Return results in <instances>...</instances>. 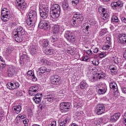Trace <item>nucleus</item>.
I'll return each mask as SVG.
<instances>
[{"instance_id":"nucleus-54","label":"nucleus","mask_w":126,"mask_h":126,"mask_svg":"<svg viewBox=\"0 0 126 126\" xmlns=\"http://www.w3.org/2000/svg\"><path fill=\"white\" fill-rule=\"evenodd\" d=\"M102 49L103 50H109L110 49V46L108 45H104Z\"/></svg>"},{"instance_id":"nucleus-36","label":"nucleus","mask_w":126,"mask_h":126,"mask_svg":"<svg viewBox=\"0 0 126 126\" xmlns=\"http://www.w3.org/2000/svg\"><path fill=\"white\" fill-rule=\"evenodd\" d=\"M102 19H103V20H106L109 18V14L108 13H104L102 14Z\"/></svg>"},{"instance_id":"nucleus-41","label":"nucleus","mask_w":126,"mask_h":126,"mask_svg":"<svg viewBox=\"0 0 126 126\" xmlns=\"http://www.w3.org/2000/svg\"><path fill=\"white\" fill-rule=\"evenodd\" d=\"M112 62H113L114 63H116V64L119 63V60H118V57H113L112 59Z\"/></svg>"},{"instance_id":"nucleus-30","label":"nucleus","mask_w":126,"mask_h":126,"mask_svg":"<svg viewBox=\"0 0 126 126\" xmlns=\"http://www.w3.org/2000/svg\"><path fill=\"white\" fill-rule=\"evenodd\" d=\"M54 50L52 49H46L45 50V54L46 55H54Z\"/></svg>"},{"instance_id":"nucleus-40","label":"nucleus","mask_w":126,"mask_h":126,"mask_svg":"<svg viewBox=\"0 0 126 126\" xmlns=\"http://www.w3.org/2000/svg\"><path fill=\"white\" fill-rule=\"evenodd\" d=\"M106 33H107V30H106V29H102L99 32V35L100 36H104Z\"/></svg>"},{"instance_id":"nucleus-19","label":"nucleus","mask_w":126,"mask_h":126,"mask_svg":"<svg viewBox=\"0 0 126 126\" xmlns=\"http://www.w3.org/2000/svg\"><path fill=\"white\" fill-rule=\"evenodd\" d=\"M6 64L4 63V60L0 56V70H3L5 68Z\"/></svg>"},{"instance_id":"nucleus-13","label":"nucleus","mask_w":126,"mask_h":126,"mask_svg":"<svg viewBox=\"0 0 126 126\" xmlns=\"http://www.w3.org/2000/svg\"><path fill=\"white\" fill-rule=\"evenodd\" d=\"M60 80L61 77L58 76H52L51 78V81L52 84H59Z\"/></svg>"},{"instance_id":"nucleus-5","label":"nucleus","mask_w":126,"mask_h":126,"mask_svg":"<svg viewBox=\"0 0 126 126\" xmlns=\"http://www.w3.org/2000/svg\"><path fill=\"white\" fill-rule=\"evenodd\" d=\"M38 27L40 29H44L46 31H49V30L51 29V25H50V23L45 20L41 21L39 23Z\"/></svg>"},{"instance_id":"nucleus-12","label":"nucleus","mask_w":126,"mask_h":126,"mask_svg":"<svg viewBox=\"0 0 126 126\" xmlns=\"http://www.w3.org/2000/svg\"><path fill=\"white\" fill-rule=\"evenodd\" d=\"M29 19L36 21L37 20V14L34 11H31L28 15Z\"/></svg>"},{"instance_id":"nucleus-24","label":"nucleus","mask_w":126,"mask_h":126,"mask_svg":"<svg viewBox=\"0 0 126 126\" xmlns=\"http://www.w3.org/2000/svg\"><path fill=\"white\" fill-rule=\"evenodd\" d=\"M51 71V69L47 68L46 67H41L39 68V73H45V72H49Z\"/></svg>"},{"instance_id":"nucleus-2","label":"nucleus","mask_w":126,"mask_h":126,"mask_svg":"<svg viewBox=\"0 0 126 126\" xmlns=\"http://www.w3.org/2000/svg\"><path fill=\"white\" fill-rule=\"evenodd\" d=\"M9 17H10V12L7 11L6 8H3L1 11V19L4 22H6L9 20Z\"/></svg>"},{"instance_id":"nucleus-18","label":"nucleus","mask_w":126,"mask_h":126,"mask_svg":"<svg viewBox=\"0 0 126 126\" xmlns=\"http://www.w3.org/2000/svg\"><path fill=\"white\" fill-rule=\"evenodd\" d=\"M21 106L20 105H16L12 107L13 112L16 114H19L21 112Z\"/></svg>"},{"instance_id":"nucleus-29","label":"nucleus","mask_w":126,"mask_h":126,"mask_svg":"<svg viewBox=\"0 0 126 126\" xmlns=\"http://www.w3.org/2000/svg\"><path fill=\"white\" fill-rule=\"evenodd\" d=\"M7 88L10 90H14V86H13V83L9 82L7 84Z\"/></svg>"},{"instance_id":"nucleus-10","label":"nucleus","mask_w":126,"mask_h":126,"mask_svg":"<svg viewBox=\"0 0 126 126\" xmlns=\"http://www.w3.org/2000/svg\"><path fill=\"white\" fill-rule=\"evenodd\" d=\"M96 114L98 115H102L105 112V106L102 104H97L96 107Z\"/></svg>"},{"instance_id":"nucleus-42","label":"nucleus","mask_w":126,"mask_h":126,"mask_svg":"<svg viewBox=\"0 0 126 126\" xmlns=\"http://www.w3.org/2000/svg\"><path fill=\"white\" fill-rule=\"evenodd\" d=\"M7 74L8 77H12L14 75V73L10 72V71L7 70Z\"/></svg>"},{"instance_id":"nucleus-59","label":"nucleus","mask_w":126,"mask_h":126,"mask_svg":"<svg viewBox=\"0 0 126 126\" xmlns=\"http://www.w3.org/2000/svg\"><path fill=\"white\" fill-rule=\"evenodd\" d=\"M86 53L87 54V55H89V56H91V55H92L93 52L92 51H91V50H88L86 51Z\"/></svg>"},{"instance_id":"nucleus-44","label":"nucleus","mask_w":126,"mask_h":126,"mask_svg":"<svg viewBox=\"0 0 126 126\" xmlns=\"http://www.w3.org/2000/svg\"><path fill=\"white\" fill-rule=\"evenodd\" d=\"M109 69H110L111 72H117V68H115V67H113L112 66H110Z\"/></svg>"},{"instance_id":"nucleus-48","label":"nucleus","mask_w":126,"mask_h":126,"mask_svg":"<svg viewBox=\"0 0 126 126\" xmlns=\"http://www.w3.org/2000/svg\"><path fill=\"white\" fill-rule=\"evenodd\" d=\"M27 59V55L25 54H23L21 57V61H24V60H26Z\"/></svg>"},{"instance_id":"nucleus-39","label":"nucleus","mask_w":126,"mask_h":126,"mask_svg":"<svg viewBox=\"0 0 126 126\" xmlns=\"http://www.w3.org/2000/svg\"><path fill=\"white\" fill-rule=\"evenodd\" d=\"M13 86L14 90V89H17V88H19L20 85L19 84V83H18V82H15V83H13Z\"/></svg>"},{"instance_id":"nucleus-8","label":"nucleus","mask_w":126,"mask_h":126,"mask_svg":"<svg viewBox=\"0 0 126 126\" xmlns=\"http://www.w3.org/2000/svg\"><path fill=\"white\" fill-rule=\"evenodd\" d=\"M16 5L19 10H24L27 6V4L24 0H16Z\"/></svg>"},{"instance_id":"nucleus-6","label":"nucleus","mask_w":126,"mask_h":126,"mask_svg":"<svg viewBox=\"0 0 126 126\" xmlns=\"http://www.w3.org/2000/svg\"><path fill=\"white\" fill-rule=\"evenodd\" d=\"M13 35L15 37L19 36V37H24L25 36V32L22 27H19L17 29H15L13 32Z\"/></svg>"},{"instance_id":"nucleus-53","label":"nucleus","mask_w":126,"mask_h":126,"mask_svg":"<svg viewBox=\"0 0 126 126\" xmlns=\"http://www.w3.org/2000/svg\"><path fill=\"white\" fill-rule=\"evenodd\" d=\"M57 126V122L56 121L52 122L50 124H49L48 126Z\"/></svg>"},{"instance_id":"nucleus-43","label":"nucleus","mask_w":126,"mask_h":126,"mask_svg":"<svg viewBox=\"0 0 126 126\" xmlns=\"http://www.w3.org/2000/svg\"><path fill=\"white\" fill-rule=\"evenodd\" d=\"M58 40V38L57 37L53 36L51 39V42H52V43H55V42H57Z\"/></svg>"},{"instance_id":"nucleus-31","label":"nucleus","mask_w":126,"mask_h":126,"mask_svg":"<svg viewBox=\"0 0 126 126\" xmlns=\"http://www.w3.org/2000/svg\"><path fill=\"white\" fill-rule=\"evenodd\" d=\"M69 121V119L68 118H66L63 121L61 122L60 123V126H65V124L67 123V122Z\"/></svg>"},{"instance_id":"nucleus-27","label":"nucleus","mask_w":126,"mask_h":126,"mask_svg":"<svg viewBox=\"0 0 126 126\" xmlns=\"http://www.w3.org/2000/svg\"><path fill=\"white\" fill-rule=\"evenodd\" d=\"M35 22H36V21H33L32 20H30V19H28L27 20V24L29 26H30V27H32V26H34V24H35Z\"/></svg>"},{"instance_id":"nucleus-61","label":"nucleus","mask_w":126,"mask_h":126,"mask_svg":"<svg viewBox=\"0 0 126 126\" xmlns=\"http://www.w3.org/2000/svg\"><path fill=\"white\" fill-rule=\"evenodd\" d=\"M32 81H37V78H36V77H35V76L33 75L32 77Z\"/></svg>"},{"instance_id":"nucleus-34","label":"nucleus","mask_w":126,"mask_h":126,"mask_svg":"<svg viewBox=\"0 0 126 126\" xmlns=\"http://www.w3.org/2000/svg\"><path fill=\"white\" fill-rule=\"evenodd\" d=\"M7 70L11 72H13V73H15V67L13 66H10L8 68Z\"/></svg>"},{"instance_id":"nucleus-23","label":"nucleus","mask_w":126,"mask_h":126,"mask_svg":"<svg viewBox=\"0 0 126 126\" xmlns=\"http://www.w3.org/2000/svg\"><path fill=\"white\" fill-rule=\"evenodd\" d=\"M83 32L85 33H88V29H89V26L88 23H85L82 26Z\"/></svg>"},{"instance_id":"nucleus-4","label":"nucleus","mask_w":126,"mask_h":126,"mask_svg":"<svg viewBox=\"0 0 126 126\" xmlns=\"http://www.w3.org/2000/svg\"><path fill=\"white\" fill-rule=\"evenodd\" d=\"M50 9L48 6H42V8L40 10V15L42 18L46 19L49 16Z\"/></svg>"},{"instance_id":"nucleus-57","label":"nucleus","mask_w":126,"mask_h":126,"mask_svg":"<svg viewBox=\"0 0 126 126\" xmlns=\"http://www.w3.org/2000/svg\"><path fill=\"white\" fill-rule=\"evenodd\" d=\"M123 123L125 124V126H126V112L124 116Z\"/></svg>"},{"instance_id":"nucleus-64","label":"nucleus","mask_w":126,"mask_h":126,"mask_svg":"<svg viewBox=\"0 0 126 126\" xmlns=\"http://www.w3.org/2000/svg\"><path fill=\"white\" fill-rule=\"evenodd\" d=\"M122 92H123V93L126 94V87H123L122 88Z\"/></svg>"},{"instance_id":"nucleus-32","label":"nucleus","mask_w":126,"mask_h":126,"mask_svg":"<svg viewBox=\"0 0 126 126\" xmlns=\"http://www.w3.org/2000/svg\"><path fill=\"white\" fill-rule=\"evenodd\" d=\"M69 5H68V3L67 2H64L62 5V7L63 10H67L68 9Z\"/></svg>"},{"instance_id":"nucleus-20","label":"nucleus","mask_w":126,"mask_h":126,"mask_svg":"<svg viewBox=\"0 0 126 126\" xmlns=\"http://www.w3.org/2000/svg\"><path fill=\"white\" fill-rule=\"evenodd\" d=\"M38 89H39V88L37 86L31 87L29 90L30 95H32L33 93L37 92V91H38Z\"/></svg>"},{"instance_id":"nucleus-9","label":"nucleus","mask_w":126,"mask_h":126,"mask_svg":"<svg viewBox=\"0 0 126 126\" xmlns=\"http://www.w3.org/2000/svg\"><path fill=\"white\" fill-rule=\"evenodd\" d=\"M64 36L69 42H74L75 41L74 34L69 31L66 32Z\"/></svg>"},{"instance_id":"nucleus-62","label":"nucleus","mask_w":126,"mask_h":126,"mask_svg":"<svg viewBox=\"0 0 126 126\" xmlns=\"http://www.w3.org/2000/svg\"><path fill=\"white\" fill-rule=\"evenodd\" d=\"M107 43L109 44L111 42V38L110 37H106Z\"/></svg>"},{"instance_id":"nucleus-56","label":"nucleus","mask_w":126,"mask_h":126,"mask_svg":"<svg viewBox=\"0 0 126 126\" xmlns=\"http://www.w3.org/2000/svg\"><path fill=\"white\" fill-rule=\"evenodd\" d=\"M99 79H101V78H104L105 77V74H98V76Z\"/></svg>"},{"instance_id":"nucleus-22","label":"nucleus","mask_w":126,"mask_h":126,"mask_svg":"<svg viewBox=\"0 0 126 126\" xmlns=\"http://www.w3.org/2000/svg\"><path fill=\"white\" fill-rule=\"evenodd\" d=\"M80 87L82 90L86 89L88 87V84L85 81H83L80 83Z\"/></svg>"},{"instance_id":"nucleus-15","label":"nucleus","mask_w":126,"mask_h":126,"mask_svg":"<svg viewBox=\"0 0 126 126\" xmlns=\"http://www.w3.org/2000/svg\"><path fill=\"white\" fill-rule=\"evenodd\" d=\"M121 117V114L120 113H115L110 117V121L111 122H116L118 121L119 118Z\"/></svg>"},{"instance_id":"nucleus-3","label":"nucleus","mask_w":126,"mask_h":126,"mask_svg":"<svg viewBox=\"0 0 126 126\" xmlns=\"http://www.w3.org/2000/svg\"><path fill=\"white\" fill-rule=\"evenodd\" d=\"M83 21V16L82 14H76L74 15L71 23H73V26H74L77 22L78 23H81Z\"/></svg>"},{"instance_id":"nucleus-26","label":"nucleus","mask_w":126,"mask_h":126,"mask_svg":"<svg viewBox=\"0 0 126 126\" xmlns=\"http://www.w3.org/2000/svg\"><path fill=\"white\" fill-rule=\"evenodd\" d=\"M120 42L121 44H125L126 43V34H124L122 35L120 38Z\"/></svg>"},{"instance_id":"nucleus-58","label":"nucleus","mask_w":126,"mask_h":126,"mask_svg":"<svg viewBox=\"0 0 126 126\" xmlns=\"http://www.w3.org/2000/svg\"><path fill=\"white\" fill-rule=\"evenodd\" d=\"M91 80H92V82H95L96 80H97V77H95L94 76L91 78Z\"/></svg>"},{"instance_id":"nucleus-21","label":"nucleus","mask_w":126,"mask_h":126,"mask_svg":"<svg viewBox=\"0 0 126 126\" xmlns=\"http://www.w3.org/2000/svg\"><path fill=\"white\" fill-rule=\"evenodd\" d=\"M30 53L32 56H34V55H36V54H37V49H36V47H35V46L34 45L31 46L30 47Z\"/></svg>"},{"instance_id":"nucleus-46","label":"nucleus","mask_w":126,"mask_h":126,"mask_svg":"<svg viewBox=\"0 0 126 126\" xmlns=\"http://www.w3.org/2000/svg\"><path fill=\"white\" fill-rule=\"evenodd\" d=\"M67 53L72 55H74V51L72 49H68L67 51Z\"/></svg>"},{"instance_id":"nucleus-11","label":"nucleus","mask_w":126,"mask_h":126,"mask_svg":"<svg viewBox=\"0 0 126 126\" xmlns=\"http://www.w3.org/2000/svg\"><path fill=\"white\" fill-rule=\"evenodd\" d=\"M42 97H43L42 93H37L36 94L33 98L34 102L36 103V104H39L41 102Z\"/></svg>"},{"instance_id":"nucleus-60","label":"nucleus","mask_w":126,"mask_h":126,"mask_svg":"<svg viewBox=\"0 0 126 126\" xmlns=\"http://www.w3.org/2000/svg\"><path fill=\"white\" fill-rule=\"evenodd\" d=\"M99 50L97 48H94V49H93V52L94 53V54H97V53H98Z\"/></svg>"},{"instance_id":"nucleus-51","label":"nucleus","mask_w":126,"mask_h":126,"mask_svg":"<svg viewBox=\"0 0 126 126\" xmlns=\"http://www.w3.org/2000/svg\"><path fill=\"white\" fill-rule=\"evenodd\" d=\"M23 124L25 125V126H28V119H25L23 120Z\"/></svg>"},{"instance_id":"nucleus-28","label":"nucleus","mask_w":126,"mask_h":126,"mask_svg":"<svg viewBox=\"0 0 126 126\" xmlns=\"http://www.w3.org/2000/svg\"><path fill=\"white\" fill-rule=\"evenodd\" d=\"M98 11L100 14H103L104 13H106V12H107V9L102 6H100L98 8Z\"/></svg>"},{"instance_id":"nucleus-47","label":"nucleus","mask_w":126,"mask_h":126,"mask_svg":"<svg viewBox=\"0 0 126 126\" xmlns=\"http://www.w3.org/2000/svg\"><path fill=\"white\" fill-rule=\"evenodd\" d=\"M80 1V0H72V2L73 5H76L77 3L79 2Z\"/></svg>"},{"instance_id":"nucleus-7","label":"nucleus","mask_w":126,"mask_h":126,"mask_svg":"<svg viewBox=\"0 0 126 126\" xmlns=\"http://www.w3.org/2000/svg\"><path fill=\"white\" fill-rule=\"evenodd\" d=\"M70 109V104L69 102H61L60 103V110L62 113L68 112V110Z\"/></svg>"},{"instance_id":"nucleus-16","label":"nucleus","mask_w":126,"mask_h":126,"mask_svg":"<svg viewBox=\"0 0 126 126\" xmlns=\"http://www.w3.org/2000/svg\"><path fill=\"white\" fill-rule=\"evenodd\" d=\"M111 5L113 9H116V8H117V7H118V6H123V4H122V2H121V1H118L117 2H112Z\"/></svg>"},{"instance_id":"nucleus-38","label":"nucleus","mask_w":126,"mask_h":126,"mask_svg":"<svg viewBox=\"0 0 126 126\" xmlns=\"http://www.w3.org/2000/svg\"><path fill=\"white\" fill-rule=\"evenodd\" d=\"M23 37H24V36H17L15 38V40L18 43H20V42H22V38H23Z\"/></svg>"},{"instance_id":"nucleus-14","label":"nucleus","mask_w":126,"mask_h":126,"mask_svg":"<svg viewBox=\"0 0 126 126\" xmlns=\"http://www.w3.org/2000/svg\"><path fill=\"white\" fill-rule=\"evenodd\" d=\"M96 91L98 94L102 95V94H105L107 92V88L105 86H100Z\"/></svg>"},{"instance_id":"nucleus-45","label":"nucleus","mask_w":126,"mask_h":126,"mask_svg":"<svg viewBox=\"0 0 126 126\" xmlns=\"http://www.w3.org/2000/svg\"><path fill=\"white\" fill-rule=\"evenodd\" d=\"M27 74H28V76H33L34 75V72H32V70H30L29 71H28V73H27Z\"/></svg>"},{"instance_id":"nucleus-52","label":"nucleus","mask_w":126,"mask_h":126,"mask_svg":"<svg viewBox=\"0 0 126 126\" xmlns=\"http://www.w3.org/2000/svg\"><path fill=\"white\" fill-rule=\"evenodd\" d=\"M104 57H106V53L104 52L99 53V58L102 59V58H104Z\"/></svg>"},{"instance_id":"nucleus-33","label":"nucleus","mask_w":126,"mask_h":126,"mask_svg":"<svg viewBox=\"0 0 126 126\" xmlns=\"http://www.w3.org/2000/svg\"><path fill=\"white\" fill-rule=\"evenodd\" d=\"M45 98L46 99H47V101L48 102H52V101H53V100H54V97H53L50 94H48L47 95H45Z\"/></svg>"},{"instance_id":"nucleus-1","label":"nucleus","mask_w":126,"mask_h":126,"mask_svg":"<svg viewBox=\"0 0 126 126\" xmlns=\"http://www.w3.org/2000/svg\"><path fill=\"white\" fill-rule=\"evenodd\" d=\"M61 14V7L59 4H54L52 5L51 11H50V16L52 18L56 19L58 18L60 15Z\"/></svg>"},{"instance_id":"nucleus-37","label":"nucleus","mask_w":126,"mask_h":126,"mask_svg":"<svg viewBox=\"0 0 126 126\" xmlns=\"http://www.w3.org/2000/svg\"><path fill=\"white\" fill-rule=\"evenodd\" d=\"M111 21L112 22H118L119 18H118V17L116 16H113L111 18Z\"/></svg>"},{"instance_id":"nucleus-63","label":"nucleus","mask_w":126,"mask_h":126,"mask_svg":"<svg viewBox=\"0 0 126 126\" xmlns=\"http://www.w3.org/2000/svg\"><path fill=\"white\" fill-rule=\"evenodd\" d=\"M121 20L122 21H123V22H124V23H126V18L125 17H122L121 18Z\"/></svg>"},{"instance_id":"nucleus-35","label":"nucleus","mask_w":126,"mask_h":126,"mask_svg":"<svg viewBox=\"0 0 126 126\" xmlns=\"http://www.w3.org/2000/svg\"><path fill=\"white\" fill-rule=\"evenodd\" d=\"M42 46L44 48H46V47H48V46H49V40H48L47 39H44L43 41Z\"/></svg>"},{"instance_id":"nucleus-25","label":"nucleus","mask_w":126,"mask_h":126,"mask_svg":"<svg viewBox=\"0 0 126 126\" xmlns=\"http://www.w3.org/2000/svg\"><path fill=\"white\" fill-rule=\"evenodd\" d=\"M60 26L58 25H55L53 27V31L55 34H59V32H60Z\"/></svg>"},{"instance_id":"nucleus-17","label":"nucleus","mask_w":126,"mask_h":126,"mask_svg":"<svg viewBox=\"0 0 126 126\" xmlns=\"http://www.w3.org/2000/svg\"><path fill=\"white\" fill-rule=\"evenodd\" d=\"M110 88L111 89H112V90L114 91V93L118 92V86H117V84H116L115 82L111 83L109 85Z\"/></svg>"},{"instance_id":"nucleus-49","label":"nucleus","mask_w":126,"mask_h":126,"mask_svg":"<svg viewBox=\"0 0 126 126\" xmlns=\"http://www.w3.org/2000/svg\"><path fill=\"white\" fill-rule=\"evenodd\" d=\"M92 63L94 65H98L99 64V62H98V60H94L93 61Z\"/></svg>"},{"instance_id":"nucleus-55","label":"nucleus","mask_w":126,"mask_h":126,"mask_svg":"<svg viewBox=\"0 0 126 126\" xmlns=\"http://www.w3.org/2000/svg\"><path fill=\"white\" fill-rule=\"evenodd\" d=\"M17 118L18 119V118H20L22 120H23V119H25V115H21V114H19Z\"/></svg>"},{"instance_id":"nucleus-50","label":"nucleus","mask_w":126,"mask_h":126,"mask_svg":"<svg viewBox=\"0 0 126 126\" xmlns=\"http://www.w3.org/2000/svg\"><path fill=\"white\" fill-rule=\"evenodd\" d=\"M5 53L6 56H8L10 53H11V51L10 50V49H8L6 50V51L4 52V53Z\"/></svg>"}]
</instances>
